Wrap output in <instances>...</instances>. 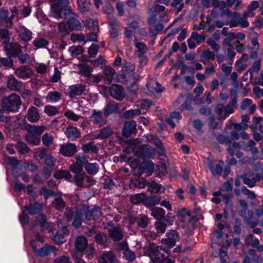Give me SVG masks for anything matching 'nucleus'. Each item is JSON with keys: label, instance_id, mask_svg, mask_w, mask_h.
<instances>
[{"label": "nucleus", "instance_id": "obj_15", "mask_svg": "<svg viewBox=\"0 0 263 263\" xmlns=\"http://www.w3.org/2000/svg\"><path fill=\"white\" fill-rule=\"evenodd\" d=\"M99 263H119L111 251H105L99 258Z\"/></svg>", "mask_w": 263, "mask_h": 263}, {"label": "nucleus", "instance_id": "obj_25", "mask_svg": "<svg viewBox=\"0 0 263 263\" xmlns=\"http://www.w3.org/2000/svg\"><path fill=\"white\" fill-rule=\"evenodd\" d=\"M240 107L243 110L248 108V112L250 114H253L256 108L255 104H253L252 101L248 98L245 99L241 102Z\"/></svg>", "mask_w": 263, "mask_h": 263}, {"label": "nucleus", "instance_id": "obj_14", "mask_svg": "<svg viewBox=\"0 0 263 263\" xmlns=\"http://www.w3.org/2000/svg\"><path fill=\"white\" fill-rule=\"evenodd\" d=\"M250 176L246 174H243L241 176V178L242 179L243 183L250 187L255 186L256 182L262 179L261 176L259 174H256L252 178H250Z\"/></svg>", "mask_w": 263, "mask_h": 263}, {"label": "nucleus", "instance_id": "obj_53", "mask_svg": "<svg viewBox=\"0 0 263 263\" xmlns=\"http://www.w3.org/2000/svg\"><path fill=\"white\" fill-rule=\"evenodd\" d=\"M0 38L2 42L7 45L10 41V35L8 30L0 29Z\"/></svg>", "mask_w": 263, "mask_h": 263}, {"label": "nucleus", "instance_id": "obj_61", "mask_svg": "<svg viewBox=\"0 0 263 263\" xmlns=\"http://www.w3.org/2000/svg\"><path fill=\"white\" fill-rule=\"evenodd\" d=\"M16 148L17 151L22 154H26L29 151V148L27 145L21 141L17 142Z\"/></svg>", "mask_w": 263, "mask_h": 263}, {"label": "nucleus", "instance_id": "obj_34", "mask_svg": "<svg viewBox=\"0 0 263 263\" xmlns=\"http://www.w3.org/2000/svg\"><path fill=\"white\" fill-rule=\"evenodd\" d=\"M67 25L69 29L72 30H80L82 28L81 22L76 17H71L67 21Z\"/></svg>", "mask_w": 263, "mask_h": 263}, {"label": "nucleus", "instance_id": "obj_17", "mask_svg": "<svg viewBox=\"0 0 263 263\" xmlns=\"http://www.w3.org/2000/svg\"><path fill=\"white\" fill-rule=\"evenodd\" d=\"M136 123L132 120L125 122L122 130V135L126 138L129 137L136 130Z\"/></svg>", "mask_w": 263, "mask_h": 263}, {"label": "nucleus", "instance_id": "obj_19", "mask_svg": "<svg viewBox=\"0 0 263 263\" xmlns=\"http://www.w3.org/2000/svg\"><path fill=\"white\" fill-rule=\"evenodd\" d=\"M247 213L248 216L246 215V213L244 216H240L243 218L245 223L250 226L251 228L256 227L258 225V221L254 218V212L252 210H249Z\"/></svg>", "mask_w": 263, "mask_h": 263}, {"label": "nucleus", "instance_id": "obj_64", "mask_svg": "<svg viewBox=\"0 0 263 263\" xmlns=\"http://www.w3.org/2000/svg\"><path fill=\"white\" fill-rule=\"evenodd\" d=\"M100 46L98 44H92L88 48V53L90 57H95L98 53Z\"/></svg>", "mask_w": 263, "mask_h": 263}, {"label": "nucleus", "instance_id": "obj_31", "mask_svg": "<svg viewBox=\"0 0 263 263\" xmlns=\"http://www.w3.org/2000/svg\"><path fill=\"white\" fill-rule=\"evenodd\" d=\"M215 54L209 50L206 49L204 50L200 55V61L204 64H208L210 60H214L215 59Z\"/></svg>", "mask_w": 263, "mask_h": 263}, {"label": "nucleus", "instance_id": "obj_10", "mask_svg": "<svg viewBox=\"0 0 263 263\" xmlns=\"http://www.w3.org/2000/svg\"><path fill=\"white\" fill-rule=\"evenodd\" d=\"M166 235L167 238L161 239V243L168 248H173L175 246L176 241L179 239V234L176 230H172L167 233Z\"/></svg>", "mask_w": 263, "mask_h": 263}, {"label": "nucleus", "instance_id": "obj_43", "mask_svg": "<svg viewBox=\"0 0 263 263\" xmlns=\"http://www.w3.org/2000/svg\"><path fill=\"white\" fill-rule=\"evenodd\" d=\"M84 26L86 28H91L94 32H99V24L97 20L91 18L87 19L84 22Z\"/></svg>", "mask_w": 263, "mask_h": 263}, {"label": "nucleus", "instance_id": "obj_63", "mask_svg": "<svg viewBox=\"0 0 263 263\" xmlns=\"http://www.w3.org/2000/svg\"><path fill=\"white\" fill-rule=\"evenodd\" d=\"M72 57H77L81 54L83 51V47L81 46L71 47L69 49Z\"/></svg>", "mask_w": 263, "mask_h": 263}, {"label": "nucleus", "instance_id": "obj_47", "mask_svg": "<svg viewBox=\"0 0 263 263\" xmlns=\"http://www.w3.org/2000/svg\"><path fill=\"white\" fill-rule=\"evenodd\" d=\"M136 223L138 227L141 228H146L149 223V219L147 216L144 215H140L136 218Z\"/></svg>", "mask_w": 263, "mask_h": 263}, {"label": "nucleus", "instance_id": "obj_6", "mask_svg": "<svg viewBox=\"0 0 263 263\" xmlns=\"http://www.w3.org/2000/svg\"><path fill=\"white\" fill-rule=\"evenodd\" d=\"M110 96L116 100L121 101L125 97V91L124 87L119 84H112L109 87Z\"/></svg>", "mask_w": 263, "mask_h": 263}, {"label": "nucleus", "instance_id": "obj_62", "mask_svg": "<svg viewBox=\"0 0 263 263\" xmlns=\"http://www.w3.org/2000/svg\"><path fill=\"white\" fill-rule=\"evenodd\" d=\"M216 140L221 144H224L227 145L232 143L230 138L226 136L220 134L216 137Z\"/></svg>", "mask_w": 263, "mask_h": 263}, {"label": "nucleus", "instance_id": "obj_26", "mask_svg": "<svg viewBox=\"0 0 263 263\" xmlns=\"http://www.w3.org/2000/svg\"><path fill=\"white\" fill-rule=\"evenodd\" d=\"M7 87L11 90L18 91L22 88V83L14 78H11L8 80Z\"/></svg>", "mask_w": 263, "mask_h": 263}, {"label": "nucleus", "instance_id": "obj_5", "mask_svg": "<svg viewBox=\"0 0 263 263\" xmlns=\"http://www.w3.org/2000/svg\"><path fill=\"white\" fill-rule=\"evenodd\" d=\"M155 155V149L148 144L141 145L135 151V155L142 159L153 158Z\"/></svg>", "mask_w": 263, "mask_h": 263}, {"label": "nucleus", "instance_id": "obj_56", "mask_svg": "<svg viewBox=\"0 0 263 263\" xmlns=\"http://www.w3.org/2000/svg\"><path fill=\"white\" fill-rule=\"evenodd\" d=\"M162 185L155 181L152 182L148 184V191L153 193H157L159 192Z\"/></svg>", "mask_w": 263, "mask_h": 263}, {"label": "nucleus", "instance_id": "obj_27", "mask_svg": "<svg viewBox=\"0 0 263 263\" xmlns=\"http://www.w3.org/2000/svg\"><path fill=\"white\" fill-rule=\"evenodd\" d=\"M57 250L55 247L53 246H49L47 247H42L39 250L34 248V253L36 256H45L49 254L50 253Z\"/></svg>", "mask_w": 263, "mask_h": 263}, {"label": "nucleus", "instance_id": "obj_36", "mask_svg": "<svg viewBox=\"0 0 263 263\" xmlns=\"http://www.w3.org/2000/svg\"><path fill=\"white\" fill-rule=\"evenodd\" d=\"M135 46L137 49L135 51V54L137 57H142L148 50L147 46L141 42H136Z\"/></svg>", "mask_w": 263, "mask_h": 263}, {"label": "nucleus", "instance_id": "obj_55", "mask_svg": "<svg viewBox=\"0 0 263 263\" xmlns=\"http://www.w3.org/2000/svg\"><path fill=\"white\" fill-rule=\"evenodd\" d=\"M99 167L96 163H87L85 170L89 174H95L98 172Z\"/></svg>", "mask_w": 263, "mask_h": 263}, {"label": "nucleus", "instance_id": "obj_28", "mask_svg": "<svg viewBox=\"0 0 263 263\" xmlns=\"http://www.w3.org/2000/svg\"><path fill=\"white\" fill-rule=\"evenodd\" d=\"M27 119L31 122H36L40 119L38 109L34 106L28 110Z\"/></svg>", "mask_w": 263, "mask_h": 263}, {"label": "nucleus", "instance_id": "obj_23", "mask_svg": "<svg viewBox=\"0 0 263 263\" xmlns=\"http://www.w3.org/2000/svg\"><path fill=\"white\" fill-rule=\"evenodd\" d=\"M108 235L114 241H119L122 239L123 234L121 229L114 227L109 229Z\"/></svg>", "mask_w": 263, "mask_h": 263}, {"label": "nucleus", "instance_id": "obj_57", "mask_svg": "<svg viewBox=\"0 0 263 263\" xmlns=\"http://www.w3.org/2000/svg\"><path fill=\"white\" fill-rule=\"evenodd\" d=\"M26 140L30 143L34 145H39L40 143V139L39 138L35 137L34 135L29 133L26 136Z\"/></svg>", "mask_w": 263, "mask_h": 263}, {"label": "nucleus", "instance_id": "obj_21", "mask_svg": "<svg viewBox=\"0 0 263 263\" xmlns=\"http://www.w3.org/2000/svg\"><path fill=\"white\" fill-rule=\"evenodd\" d=\"M116 73L115 70L109 66H105L103 69V78L107 84H110Z\"/></svg>", "mask_w": 263, "mask_h": 263}, {"label": "nucleus", "instance_id": "obj_18", "mask_svg": "<svg viewBox=\"0 0 263 263\" xmlns=\"http://www.w3.org/2000/svg\"><path fill=\"white\" fill-rule=\"evenodd\" d=\"M87 238L83 235L78 236L74 241V247L76 251L83 252L88 246Z\"/></svg>", "mask_w": 263, "mask_h": 263}, {"label": "nucleus", "instance_id": "obj_16", "mask_svg": "<svg viewBox=\"0 0 263 263\" xmlns=\"http://www.w3.org/2000/svg\"><path fill=\"white\" fill-rule=\"evenodd\" d=\"M69 89L68 95L70 98H73L76 96H80L86 90V87L83 84H78L69 86Z\"/></svg>", "mask_w": 263, "mask_h": 263}, {"label": "nucleus", "instance_id": "obj_48", "mask_svg": "<svg viewBox=\"0 0 263 263\" xmlns=\"http://www.w3.org/2000/svg\"><path fill=\"white\" fill-rule=\"evenodd\" d=\"M163 25L160 23L150 26V33L152 36H156L159 32L163 30Z\"/></svg>", "mask_w": 263, "mask_h": 263}, {"label": "nucleus", "instance_id": "obj_7", "mask_svg": "<svg viewBox=\"0 0 263 263\" xmlns=\"http://www.w3.org/2000/svg\"><path fill=\"white\" fill-rule=\"evenodd\" d=\"M86 209H84L83 205H81L76 210L73 219V221L72 223L73 227L76 228H78L81 226L83 220L84 219H86Z\"/></svg>", "mask_w": 263, "mask_h": 263}, {"label": "nucleus", "instance_id": "obj_51", "mask_svg": "<svg viewBox=\"0 0 263 263\" xmlns=\"http://www.w3.org/2000/svg\"><path fill=\"white\" fill-rule=\"evenodd\" d=\"M192 37L198 44H201L203 43L206 38L205 33L203 32L201 34H199L197 32H193L191 35Z\"/></svg>", "mask_w": 263, "mask_h": 263}, {"label": "nucleus", "instance_id": "obj_44", "mask_svg": "<svg viewBox=\"0 0 263 263\" xmlns=\"http://www.w3.org/2000/svg\"><path fill=\"white\" fill-rule=\"evenodd\" d=\"M61 93L58 91H50L46 96V99L48 102H57L61 99Z\"/></svg>", "mask_w": 263, "mask_h": 263}, {"label": "nucleus", "instance_id": "obj_33", "mask_svg": "<svg viewBox=\"0 0 263 263\" xmlns=\"http://www.w3.org/2000/svg\"><path fill=\"white\" fill-rule=\"evenodd\" d=\"M113 133L111 128L109 126L105 127L102 128L99 133L95 136L92 139H105L110 137Z\"/></svg>", "mask_w": 263, "mask_h": 263}, {"label": "nucleus", "instance_id": "obj_30", "mask_svg": "<svg viewBox=\"0 0 263 263\" xmlns=\"http://www.w3.org/2000/svg\"><path fill=\"white\" fill-rule=\"evenodd\" d=\"M94 238L95 241L97 244L104 247H107L108 245V237L105 233L99 232L96 233Z\"/></svg>", "mask_w": 263, "mask_h": 263}, {"label": "nucleus", "instance_id": "obj_22", "mask_svg": "<svg viewBox=\"0 0 263 263\" xmlns=\"http://www.w3.org/2000/svg\"><path fill=\"white\" fill-rule=\"evenodd\" d=\"M17 32L20 37L25 42H28L31 40L32 32L24 26H21L17 29Z\"/></svg>", "mask_w": 263, "mask_h": 263}, {"label": "nucleus", "instance_id": "obj_54", "mask_svg": "<svg viewBox=\"0 0 263 263\" xmlns=\"http://www.w3.org/2000/svg\"><path fill=\"white\" fill-rule=\"evenodd\" d=\"M256 143L252 140H250L245 146L244 149L246 151H250L253 154H256L258 153V149L255 147Z\"/></svg>", "mask_w": 263, "mask_h": 263}, {"label": "nucleus", "instance_id": "obj_52", "mask_svg": "<svg viewBox=\"0 0 263 263\" xmlns=\"http://www.w3.org/2000/svg\"><path fill=\"white\" fill-rule=\"evenodd\" d=\"M36 222L43 229H48V223L47 222L46 216L43 214L39 215L36 217Z\"/></svg>", "mask_w": 263, "mask_h": 263}, {"label": "nucleus", "instance_id": "obj_20", "mask_svg": "<svg viewBox=\"0 0 263 263\" xmlns=\"http://www.w3.org/2000/svg\"><path fill=\"white\" fill-rule=\"evenodd\" d=\"M15 74L21 79L29 78L32 74V70L27 66H22L15 70Z\"/></svg>", "mask_w": 263, "mask_h": 263}, {"label": "nucleus", "instance_id": "obj_9", "mask_svg": "<svg viewBox=\"0 0 263 263\" xmlns=\"http://www.w3.org/2000/svg\"><path fill=\"white\" fill-rule=\"evenodd\" d=\"M6 54L9 57L16 58L22 52V47L17 43L11 42L4 46Z\"/></svg>", "mask_w": 263, "mask_h": 263}, {"label": "nucleus", "instance_id": "obj_29", "mask_svg": "<svg viewBox=\"0 0 263 263\" xmlns=\"http://www.w3.org/2000/svg\"><path fill=\"white\" fill-rule=\"evenodd\" d=\"M46 129V127L44 126H37L35 125H28L26 127L27 130L34 136H40Z\"/></svg>", "mask_w": 263, "mask_h": 263}, {"label": "nucleus", "instance_id": "obj_50", "mask_svg": "<svg viewBox=\"0 0 263 263\" xmlns=\"http://www.w3.org/2000/svg\"><path fill=\"white\" fill-rule=\"evenodd\" d=\"M33 44L36 49H39L45 47L49 44V42L44 38H39L33 41Z\"/></svg>", "mask_w": 263, "mask_h": 263}, {"label": "nucleus", "instance_id": "obj_1", "mask_svg": "<svg viewBox=\"0 0 263 263\" xmlns=\"http://www.w3.org/2000/svg\"><path fill=\"white\" fill-rule=\"evenodd\" d=\"M162 248L154 243H150L144 249L145 255L149 257L153 263H175L170 258L164 259V255L160 252Z\"/></svg>", "mask_w": 263, "mask_h": 263}, {"label": "nucleus", "instance_id": "obj_12", "mask_svg": "<svg viewBox=\"0 0 263 263\" xmlns=\"http://www.w3.org/2000/svg\"><path fill=\"white\" fill-rule=\"evenodd\" d=\"M77 147L75 144L67 143L61 145L60 153L65 157H72L77 152Z\"/></svg>", "mask_w": 263, "mask_h": 263}, {"label": "nucleus", "instance_id": "obj_42", "mask_svg": "<svg viewBox=\"0 0 263 263\" xmlns=\"http://www.w3.org/2000/svg\"><path fill=\"white\" fill-rule=\"evenodd\" d=\"M78 67L80 69V73L86 78H90L91 77L92 69L87 64H79Z\"/></svg>", "mask_w": 263, "mask_h": 263}, {"label": "nucleus", "instance_id": "obj_45", "mask_svg": "<svg viewBox=\"0 0 263 263\" xmlns=\"http://www.w3.org/2000/svg\"><path fill=\"white\" fill-rule=\"evenodd\" d=\"M151 215L156 219H162L165 215V211L161 208L155 207L151 210Z\"/></svg>", "mask_w": 263, "mask_h": 263}, {"label": "nucleus", "instance_id": "obj_46", "mask_svg": "<svg viewBox=\"0 0 263 263\" xmlns=\"http://www.w3.org/2000/svg\"><path fill=\"white\" fill-rule=\"evenodd\" d=\"M141 114V110L139 108L135 109H131L129 110L125 111L122 116V118H124L125 119H128L130 118H133L135 116L140 115Z\"/></svg>", "mask_w": 263, "mask_h": 263}, {"label": "nucleus", "instance_id": "obj_32", "mask_svg": "<svg viewBox=\"0 0 263 263\" xmlns=\"http://www.w3.org/2000/svg\"><path fill=\"white\" fill-rule=\"evenodd\" d=\"M66 137L68 139H77L80 137V133L77 128L73 126H68L65 133Z\"/></svg>", "mask_w": 263, "mask_h": 263}, {"label": "nucleus", "instance_id": "obj_24", "mask_svg": "<svg viewBox=\"0 0 263 263\" xmlns=\"http://www.w3.org/2000/svg\"><path fill=\"white\" fill-rule=\"evenodd\" d=\"M25 209L31 215H34L40 213L43 209V204L39 202L30 203L25 205Z\"/></svg>", "mask_w": 263, "mask_h": 263}, {"label": "nucleus", "instance_id": "obj_41", "mask_svg": "<svg viewBox=\"0 0 263 263\" xmlns=\"http://www.w3.org/2000/svg\"><path fill=\"white\" fill-rule=\"evenodd\" d=\"M54 177L58 179L65 178L70 182H72L73 179L70 173L66 170H59L55 172Z\"/></svg>", "mask_w": 263, "mask_h": 263}, {"label": "nucleus", "instance_id": "obj_38", "mask_svg": "<svg viewBox=\"0 0 263 263\" xmlns=\"http://www.w3.org/2000/svg\"><path fill=\"white\" fill-rule=\"evenodd\" d=\"M121 245L122 246L121 248L123 250L124 257L128 261H133L136 257L134 253L128 249L126 243H122Z\"/></svg>", "mask_w": 263, "mask_h": 263}, {"label": "nucleus", "instance_id": "obj_40", "mask_svg": "<svg viewBox=\"0 0 263 263\" xmlns=\"http://www.w3.org/2000/svg\"><path fill=\"white\" fill-rule=\"evenodd\" d=\"M118 109V104L114 102H109L104 110V116L108 117L109 115L116 112Z\"/></svg>", "mask_w": 263, "mask_h": 263}, {"label": "nucleus", "instance_id": "obj_49", "mask_svg": "<svg viewBox=\"0 0 263 263\" xmlns=\"http://www.w3.org/2000/svg\"><path fill=\"white\" fill-rule=\"evenodd\" d=\"M53 205L57 210L62 211L66 206V203L61 197H58L54 199Z\"/></svg>", "mask_w": 263, "mask_h": 263}, {"label": "nucleus", "instance_id": "obj_60", "mask_svg": "<svg viewBox=\"0 0 263 263\" xmlns=\"http://www.w3.org/2000/svg\"><path fill=\"white\" fill-rule=\"evenodd\" d=\"M42 140L43 144L46 147H49L52 145L53 141V137L47 133L43 136Z\"/></svg>", "mask_w": 263, "mask_h": 263}, {"label": "nucleus", "instance_id": "obj_2", "mask_svg": "<svg viewBox=\"0 0 263 263\" xmlns=\"http://www.w3.org/2000/svg\"><path fill=\"white\" fill-rule=\"evenodd\" d=\"M22 102L20 96L16 93H12L8 97L3 99V107L8 111H16L21 105Z\"/></svg>", "mask_w": 263, "mask_h": 263}, {"label": "nucleus", "instance_id": "obj_8", "mask_svg": "<svg viewBox=\"0 0 263 263\" xmlns=\"http://www.w3.org/2000/svg\"><path fill=\"white\" fill-rule=\"evenodd\" d=\"M68 4V0H56L51 7L52 16L58 19L62 18L63 4L67 5Z\"/></svg>", "mask_w": 263, "mask_h": 263}, {"label": "nucleus", "instance_id": "obj_59", "mask_svg": "<svg viewBox=\"0 0 263 263\" xmlns=\"http://www.w3.org/2000/svg\"><path fill=\"white\" fill-rule=\"evenodd\" d=\"M167 226V224L161 221H157L155 223V229L158 233H164Z\"/></svg>", "mask_w": 263, "mask_h": 263}, {"label": "nucleus", "instance_id": "obj_37", "mask_svg": "<svg viewBox=\"0 0 263 263\" xmlns=\"http://www.w3.org/2000/svg\"><path fill=\"white\" fill-rule=\"evenodd\" d=\"M82 149L85 153H97L99 151V147L94 143L90 142L88 143L83 144L82 146Z\"/></svg>", "mask_w": 263, "mask_h": 263}, {"label": "nucleus", "instance_id": "obj_58", "mask_svg": "<svg viewBox=\"0 0 263 263\" xmlns=\"http://www.w3.org/2000/svg\"><path fill=\"white\" fill-rule=\"evenodd\" d=\"M160 197L157 196L147 197L145 199L146 203L150 205H154L158 204V203H160Z\"/></svg>", "mask_w": 263, "mask_h": 263}, {"label": "nucleus", "instance_id": "obj_11", "mask_svg": "<svg viewBox=\"0 0 263 263\" xmlns=\"http://www.w3.org/2000/svg\"><path fill=\"white\" fill-rule=\"evenodd\" d=\"M84 209H86V220L90 221L91 220H96L100 217L102 215L101 209L98 205L93 206L91 210H89L88 206L83 204Z\"/></svg>", "mask_w": 263, "mask_h": 263}, {"label": "nucleus", "instance_id": "obj_4", "mask_svg": "<svg viewBox=\"0 0 263 263\" xmlns=\"http://www.w3.org/2000/svg\"><path fill=\"white\" fill-rule=\"evenodd\" d=\"M154 171V164L151 161H143L135 170V175L137 176H140L142 174L145 173L146 176H151Z\"/></svg>", "mask_w": 263, "mask_h": 263}, {"label": "nucleus", "instance_id": "obj_35", "mask_svg": "<svg viewBox=\"0 0 263 263\" xmlns=\"http://www.w3.org/2000/svg\"><path fill=\"white\" fill-rule=\"evenodd\" d=\"M94 124L103 125L106 124V121L103 119L102 113L100 111L94 110L91 116Z\"/></svg>", "mask_w": 263, "mask_h": 263}, {"label": "nucleus", "instance_id": "obj_13", "mask_svg": "<svg viewBox=\"0 0 263 263\" xmlns=\"http://www.w3.org/2000/svg\"><path fill=\"white\" fill-rule=\"evenodd\" d=\"M9 11L7 10L0 9V27H11L12 26V21L14 15L8 17Z\"/></svg>", "mask_w": 263, "mask_h": 263}, {"label": "nucleus", "instance_id": "obj_39", "mask_svg": "<svg viewBox=\"0 0 263 263\" xmlns=\"http://www.w3.org/2000/svg\"><path fill=\"white\" fill-rule=\"evenodd\" d=\"M78 8L81 13L87 12L90 9V0H77Z\"/></svg>", "mask_w": 263, "mask_h": 263}, {"label": "nucleus", "instance_id": "obj_3", "mask_svg": "<svg viewBox=\"0 0 263 263\" xmlns=\"http://www.w3.org/2000/svg\"><path fill=\"white\" fill-rule=\"evenodd\" d=\"M214 111L217 115V119L220 121H224L230 114L233 113L234 109L230 105H224L222 103L216 105Z\"/></svg>", "mask_w": 263, "mask_h": 263}]
</instances>
